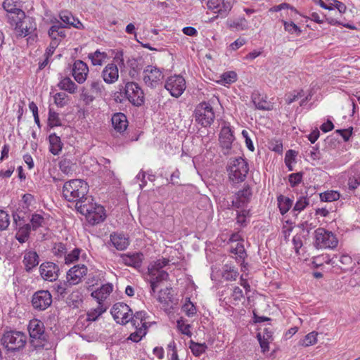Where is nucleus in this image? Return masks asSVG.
<instances>
[{
	"instance_id": "obj_55",
	"label": "nucleus",
	"mask_w": 360,
	"mask_h": 360,
	"mask_svg": "<svg viewBox=\"0 0 360 360\" xmlns=\"http://www.w3.org/2000/svg\"><path fill=\"white\" fill-rule=\"evenodd\" d=\"M53 253L58 257H65L67 253L65 245L61 243H56L53 248Z\"/></svg>"
},
{
	"instance_id": "obj_41",
	"label": "nucleus",
	"mask_w": 360,
	"mask_h": 360,
	"mask_svg": "<svg viewBox=\"0 0 360 360\" xmlns=\"http://www.w3.org/2000/svg\"><path fill=\"white\" fill-rule=\"evenodd\" d=\"M318 333L312 331L304 336V338L300 340L299 345L304 347H309L314 345L317 342Z\"/></svg>"
},
{
	"instance_id": "obj_4",
	"label": "nucleus",
	"mask_w": 360,
	"mask_h": 360,
	"mask_svg": "<svg viewBox=\"0 0 360 360\" xmlns=\"http://www.w3.org/2000/svg\"><path fill=\"white\" fill-rule=\"evenodd\" d=\"M1 342L8 351H19L24 348L27 342V336L22 332L10 330L4 333Z\"/></svg>"
},
{
	"instance_id": "obj_22",
	"label": "nucleus",
	"mask_w": 360,
	"mask_h": 360,
	"mask_svg": "<svg viewBox=\"0 0 360 360\" xmlns=\"http://www.w3.org/2000/svg\"><path fill=\"white\" fill-rule=\"evenodd\" d=\"M120 257L122 262L125 265L134 268H139L141 266L143 259V255L141 252L122 254Z\"/></svg>"
},
{
	"instance_id": "obj_8",
	"label": "nucleus",
	"mask_w": 360,
	"mask_h": 360,
	"mask_svg": "<svg viewBox=\"0 0 360 360\" xmlns=\"http://www.w3.org/2000/svg\"><path fill=\"white\" fill-rule=\"evenodd\" d=\"M110 313L117 323L125 325L131 319L132 310L127 304L117 302L112 306Z\"/></svg>"
},
{
	"instance_id": "obj_56",
	"label": "nucleus",
	"mask_w": 360,
	"mask_h": 360,
	"mask_svg": "<svg viewBox=\"0 0 360 360\" xmlns=\"http://www.w3.org/2000/svg\"><path fill=\"white\" fill-rule=\"evenodd\" d=\"M250 216V211L248 210H243L237 212L236 221L240 226H246V219Z\"/></svg>"
},
{
	"instance_id": "obj_29",
	"label": "nucleus",
	"mask_w": 360,
	"mask_h": 360,
	"mask_svg": "<svg viewBox=\"0 0 360 360\" xmlns=\"http://www.w3.org/2000/svg\"><path fill=\"white\" fill-rule=\"evenodd\" d=\"M88 58L91 60L93 65L101 66L108 58V55L106 52L97 49L94 52L89 53Z\"/></svg>"
},
{
	"instance_id": "obj_39",
	"label": "nucleus",
	"mask_w": 360,
	"mask_h": 360,
	"mask_svg": "<svg viewBox=\"0 0 360 360\" xmlns=\"http://www.w3.org/2000/svg\"><path fill=\"white\" fill-rule=\"evenodd\" d=\"M231 252L237 255L236 260L238 263H243L246 253L243 245L241 243H237L236 246H231Z\"/></svg>"
},
{
	"instance_id": "obj_20",
	"label": "nucleus",
	"mask_w": 360,
	"mask_h": 360,
	"mask_svg": "<svg viewBox=\"0 0 360 360\" xmlns=\"http://www.w3.org/2000/svg\"><path fill=\"white\" fill-rule=\"evenodd\" d=\"M207 6L209 10L222 17L225 16L232 7L231 3L225 0H209Z\"/></svg>"
},
{
	"instance_id": "obj_23",
	"label": "nucleus",
	"mask_w": 360,
	"mask_h": 360,
	"mask_svg": "<svg viewBox=\"0 0 360 360\" xmlns=\"http://www.w3.org/2000/svg\"><path fill=\"white\" fill-rule=\"evenodd\" d=\"M148 276L152 293H155L159 284L162 281L167 280L169 277L167 271H155L153 269L151 271H148Z\"/></svg>"
},
{
	"instance_id": "obj_44",
	"label": "nucleus",
	"mask_w": 360,
	"mask_h": 360,
	"mask_svg": "<svg viewBox=\"0 0 360 360\" xmlns=\"http://www.w3.org/2000/svg\"><path fill=\"white\" fill-rule=\"evenodd\" d=\"M340 193L335 191H328L320 194V198L323 202H333L340 198Z\"/></svg>"
},
{
	"instance_id": "obj_32",
	"label": "nucleus",
	"mask_w": 360,
	"mask_h": 360,
	"mask_svg": "<svg viewBox=\"0 0 360 360\" xmlns=\"http://www.w3.org/2000/svg\"><path fill=\"white\" fill-rule=\"evenodd\" d=\"M360 185V165H355L352 169L348 180V186L350 189L354 190Z\"/></svg>"
},
{
	"instance_id": "obj_38",
	"label": "nucleus",
	"mask_w": 360,
	"mask_h": 360,
	"mask_svg": "<svg viewBox=\"0 0 360 360\" xmlns=\"http://www.w3.org/2000/svg\"><path fill=\"white\" fill-rule=\"evenodd\" d=\"M30 224H26L20 226L16 233V239L20 243H25L30 236Z\"/></svg>"
},
{
	"instance_id": "obj_25",
	"label": "nucleus",
	"mask_w": 360,
	"mask_h": 360,
	"mask_svg": "<svg viewBox=\"0 0 360 360\" xmlns=\"http://www.w3.org/2000/svg\"><path fill=\"white\" fill-rule=\"evenodd\" d=\"M110 239L113 246L117 250H124L129 245V238L122 233H112L110 234Z\"/></svg>"
},
{
	"instance_id": "obj_7",
	"label": "nucleus",
	"mask_w": 360,
	"mask_h": 360,
	"mask_svg": "<svg viewBox=\"0 0 360 360\" xmlns=\"http://www.w3.org/2000/svg\"><path fill=\"white\" fill-rule=\"evenodd\" d=\"M315 243L320 248L333 249L338 245V240L332 232L319 228L315 231Z\"/></svg>"
},
{
	"instance_id": "obj_54",
	"label": "nucleus",
	"mask_w": 360,
	"mask_h": 360,
	"mask_svg": "<svg viewBox=\"0 0 360 360\" xmlns=\"http://www.w3.org/2000/svg\"><path fill=\"white\" fill-rule=\"evenodd\" d=\"M68 96L63 92L56 93L53 96L55 104L60 108L64 107L67 104Z\"/></svg>"
},
{
	"instance_id": "obj_61",
	"label": "nucleus",
	"mask_w": 360,
	"mask_h": 360,
	"mask_svg": "<svg viewBox=\"0 0 360 360\" xmlns=\"http://www.w3.org/2000/svg\"><path fill=\"white\" fill-rule=\"evenodd\" d=\"M243 290L239 287H234L231 294V298L233 300V304H236L243 297Z\"/></svg>"
},
{
	"instance_id": "obj_57",
	"label": "nucleus",
	"mask_w": 360,
	"mask_h": 360,
	"mask_svg": "<svg viewBox=\"0 0 360 360\" xmlns=\"http://www.w3.org/2000/svg\"><path fill=\"white\" fill-rule=\"evenodd\" d=\"M90 88L93 93L96 94H101L104 90V86L99 79L93 80L90 82Z\"/></svg>"
},
{
	"instance_id": "obj_45",
	"label": "nucleus",
	"mask_w": 360,
	"mask_h": 360,
	"mask_svg": "<svg viewBox=\"0 0 360 360\" xmlns=\"http://www.w3.org/2000/svg\"><path fill=\"white\" fill-rule=\"evenodd\" d=\"M45 224V219L41 214H34L30 219V229H32L34 231L38 228L43 226Z\"/></svg>"
},
{
	"instance_id": "obj_40",
	"label": "nucleus",
	"mask_w": 360,
	"mask_h": 360,
	"mask_svg": "<svg viewBox=\"0 0 360 360\" xmlns=\"http://www.w3.org/2000/svg\"><path fill=\"white\" fill-rule=\"evenodd\" d=\"M59 167L64 174L69 175L73 173L76 166L70 160L64 158L60 161Z\"/></svg>"
},
{
	"instance_id": "obj_30",
	"label": "nucleus",
	"mask_w": 360,
	"mask_h": 360,
	"mask_svg": "<svg viewBox=\"0 0 360 360\" xmlns=\"http://www.w3.org/2000/svg\"><path fill=\"white\" fill-rule=\"evenodd\" d=\"M49 151L54 155H57L61 151L63 143L60 138L56 134H51L49 136Z\"/></svg>"
},
{
	"instance_id": "obj_51",
	"label": "nucleus",
	"mask_w": 360,
	"mask_h": 360,
	"mask_svg": "<svg viewBox=\"0 0 360 360\" xmlns=\"http://www.w3.org/2000/svg\"><path fill=\"white\" fill-rule=\"evenodd\" d=\"M80 98L86 105H89L95 100V96L85 87H82Z\"/></svg>"
},
{
	"instance_id": "obj_10",
	"label": "nucleus",
	"mask_w": 360,
	"mask_h": 360,
	"mask_svg": "<svg viewBox=\"0 0 360 360\" xmlns=\"http://www.w3.org/2000/svg\"><path fill=\"white\" fill-rule=\"evenodd\" d=\"M163 78L164 75L162 70L155 66L148 65L143 71V80L149 87H156Z\"/></svg>"
},
{
	"instance_id": "obj_64",
	"label": "nucleus",
	"mask_w": 360,
	"mask_h": 360,
	"mask_svg": "<svg viewBox=\"0 0 360 360\" xmlns=\"http://www.w3.org/2000/svg\"><path fill=\"white\" fill-rule=\"evenodd\" d=\"M59 44L60 43L58 41H51L46 49L44 57H51L53 54Z\"/></svg>"
},
{
	"instance_id": "obj_59",
	"label": "nucleus",
	"mask_w": 360,
	"mask_h": 360,
	"mask_svg": "<svg viewBox=\"0 0 360 360\" xmlns=\"http://www.w3.org/2000/svg\"><path fill=\"white\" fill-rule=\"evenodd\" d=\"M10 224V218L8 213L0 210V230L6 229Z\"/></svg>"
},
{
	"instance_id": "obj_2",
	"label": "nucleus",
	"mask_w": 360,
	"mask_h": 360,
	"mask_svg": "<svg viewBox=\"0 0 360 360\" xmlns=\"http://www.w3.org/2000/svg\"><path fill=\"white\" fill-rule=\"evenodd\" d=\"M92 201L93 199L90 198L84 204L82 202H79L77 210L86 217L90 224L96 225L103 222L106 218V214L103 206L94 203Z\"/></svg>"
},
{
	"instance_id": "obj_52",
	"label": "nucleus",
	"mask_w": 360,
	"mask_h": 360,
	"mask_svg": "<svg viewBox=\"0 0 360 360\" xmlns=\"http://www.w3.org/2000/svg\"><path fill=\"white\" fill-rule=\"evenodd\" d=\"M309 204V199L307 197L301 196L297 200L293 209L292 212H300Z\"/></svg>"
},
{
	"instance_id": "obj_17",
	"label": "nucleus",
	"mask_w": 360,
	"mask_h": 360,
	"mask_svg": "<svg viewBox=\"0 0 360 360\" xmlns=\"http://www.w3.org/2000/svg\"><path fill=\"white\" fill-rule=\"evenodd\" d=\"M60 269L58 265L51 262L42 263L39 266L41 278L50 282L56 281L59 276Z\"/></svg>"
},
{
	"instance_id": "obj_11",
	"label": "nucleus",
	"mask_w": 360,
	"mask_h": 360,
	"mask_svg": "<svg viewBox=\"0 0 360 360\" xmlns=\"http://www.w3.org/2000/svg\"><path fill=\"white\" fill-rule=\"evenodd\" d=\"M165 87L172 96L178 98L186 89V81L181 75H173L167 78Z\"/></svg>"
},
{
	"instance_id": "obj_21",
	"label": "nucleus",
	"mask_w": 360,
	"mask_h": 360,
	"mask_svg": "<svg viewBox=\"0 0 360 360\" xmlns=\"http://www.w3.org/2000/svg\"><path fill=\"white\" fill-rule=\"evenodd\" d=\"M101 77L106 84L115 83L119 78V70L117 65L111 63L105 65L101 72Z\"/></svg>"
},
{
	"instance_id": "obj_60",
	"label": "nucleus",
	"mask_w": 360,
	"mask_h": 360,
	"mask_svg": "<svg viewBox=\"0 0 360 360\" xmlns=\"http://www.w3.org/2000/svg\"><path fill=\"white\" fill-rule=\"evenodd\" d=\"M258 341L259 342L262 352H266L269 350V340L266 338L265 335H262L260 333L257 334Z\"/></svg>"
},
{
	"instance_id": "obj_31",
	"label": "nucleus",
	"mask_w": 360,
	"mask_h": 360,
	"mask_svg": "<svg viewBox=\"0 0 360 360\" xmlns=\"http://www.w3.org/2000/svg\"><path fill=\"white\" fill-rule=\"evenodd\" d=\"M60 89L65 91L71 94L77 90V85L68 77H63L58 84Z\"/></svg>"
},
{
	"instance_id": "obj_58",
	"label": "nucleus",
	"mask_w": 360,
	"mask_h": 360,
	"mask_svg": "<svg viewBox=\"0 0 360 360\" xmlns=\"http://www.w3.org/2000/svg\"><path fill=\"white\" fill-rule=\"evenodd\" d=\"M182 309L188 316H193L196 314V308L190 300L185 302Z\"/></svg>"
},
{
	"instance_id": "obj_12",
	"label": "nucleus",
	"mask_w": 360,
	"mask_h": 360,
	"mask_svg": "<svg viewBox=\"0 0 360 360\" xmlns=\"http://www.w3.org/2000/svg\"><path fill=\"white\" fill-rule=\"evenodd\" d=\"M20 0H4L3 2V8L10 15L9 19L12 22H22L25 17V12L20 8Z\"/></svg>"
},
{
	"instance_id": "obj_6",
	"label": "nucleus",
	"mask_w": 360,
	"mask_h": 360,
	"mask_svg": "<svg viewBox=\"0 0 360 360\" xmlns=\"http://www.w3.org/2000/svg\"><path fill=\"white\" fill-rule=\"evenodd\" d=\"M195 120L204 127L211 125L215 115L212 107L206 102L200 103L194 111Z\"/></svg>"
},
{
	"instance_id": "obj_3",
	"label": "nucleus",
	"mask_w": 360,
	"mask_h": 360,
	"mask_svg": "<svg viewBox=\"0 0 360 360\" xmlns=\"http://www.w3.org/2000/svg\"><path fill=\"white\" fill-rule=\"evenodd\" d=\"M249 172L247 160L241 157L233 158L229 160L227 172L229 180L238 184L245 180Z\"/></svg>"
},
{
	"instance_id": "obj_15",
	"label": "nucleus",
	"mask_w": 360,
	"mask_h": 360,
	"mask_svg": "<svg viewBox=\"0 0 360 360\" xmlns=\"http://www.w3.org/2000/svg\"><path fill=\"white\" fill-rule=\"evenodd\" d=\"M87 267L84 264L73 266L67 272L66 279L69 285H75L82 282L87 274Z\"/></svg>"
},
{
	"instance_id": "obj_62",
	"label": "nucleus",
	"mask_w": 360,
	"mask_h": 360,
	"mask_svg": "<svg viewBox=\"0 0 360 360\" xmlns=\"http://www.w3.org/2000/svg\"><path fill=\"white\" fill-rule=\"evenodd\" d=\"M284 29L295 36H298L301 33V29L297 27V24H284Z\"/></svg>"
},
{
	"instance_id": "obj_36",
	"label": "nucleus",
	"mask_w": 360,
	"mask_h": 360,
	"mask_svg": "<svg viewBox=\"0 0 360 360\" xmlns=\"http://www.w3.org/2000/svg\"><path fill=\"white\" fill-rule=\"evenodd\" d=\"M252 102L257 109L271 110L272 105L270 103L260 98L259 95L254 94L252 96Z\"/></svg>"
},
{
	"instance_id": "obj_43",
	"label": "nucleus",
	"mask_w": 360,
	"mask_h": 360,
	"mask_svg": "<svg viewBox=\"0 0 360 360\" xmlns=\"http://www.w3.org/2000/svg\"><path fill=\"white\" fill-rule=\"evenodd\" d=\"M169 263V260L165 258L158 259L150 264L148 268V271L155 270V271H165L162 268L167 266Z\"/></svg>"
},
{
	"instance_id": "obj_27",
	"label": "nucleus",
	"mask_w": 360,
	"mask_h": 360,
	"mask_svg": "<svg viewBox=\"0 0 360 360\" xmlns=\"http://www.w3.org/2000/svg\"><path fill=\"white\" fill-rule=\"evenodd\" d=\"M39 255L34 251H26L23 258V264L27 271H31L39 264Z\"/></svg>"
},
{
	"instance_id": "obj_13",
	"label": "nucleus",
	"mask_w": 360,
	"mask_h": 360,
	"mask_svg": "<svg viewBox=\"0 0 360 360\" xmlns=\"http://www.w3.org/2000/svg\"><path fill=\"white\" fill-rule=\"evenodd\" d=\"M31 303L34 309L44 311L51 305L52 295L49 290H38L33 294Z\"/></svg>"
},
{
	"instance_id": "obj_42",
	"label": "nucleus",
	"mask_w": 360,
	"mask_h": 360,
	"mask_svg": "<svg viewBox=\"0 0 360 360\" xmlns=\"http://www.w3.org/2000/svg\"><path fill=\"white\" fill-rule=\"evenodd\" d=\"M238 273L234 267L225 265L222 274L223 278L226 281H236Z\"/></svg>"
},
{
	"instance_id": "obj_26",
	"label": "nucleus",
	"mask_w": 360,
	"mask_h": 360,
	"mask_svg": "<svg viewBox=\"0 0 360 360\" xmlns=\"http://www.w3.org/2000/svg\"><path fill=\"white\" fill-rule=\"evenodd\" d=\"M113 285L112 283L102 285L101 287L91 292V296L98 301V303L103 302L112 292Z\"/></svg>"
},
{
	"instance_id": "obj_37",
	"label": "nucleus",
	"mask_w": 360,
	"mask_h": 360,
	"mask_svg": "<svg viewBox=\"0 0 360 360\" xmlns=\"http://www.w3.org/2000/svg\"><path fill=\"white\" fill-rule=\"evenodd\" d=\"M138 34L140 39H153L158 32L156 29L149 28L146 26L137 27Z\"/></svg>"
},
{
	"instance_id": "obj_33",
	"label": "nucleus",
	"mask_w": 360,
	"mask_h": 360,
	"mask_svg": "<svg viewBox=\"0 0 360 360\" xmlns=\"http://www.w3.org/2000/svg\"><path fill=\"white\" fill-rule=\"evenodd\" d=\"M277 201L280 212L282 215L285 214L290 210L293 202L292 200L283 195L278 196Z\"/></svg>"
},
{
	"instance_id": "obj_18",
	"label": "nucleus",
	"mask_w": 360,
	"mask_h": 360,
	"mask_svg": "<svg viewBox=\"0 0 360 360\" xmlns=\"http://www.w3.org/2000/svg\"><path fill=\"white\" fill-rule=\"evenodd\" d=\"M89 74V67L81 60H77L73 63L72 75L78 84H83L86 80Z\"/></svg>"
},
{
	"instance_id": "obj_49",
	"label": "nucleus",
	"mask_w": 360,
	"mask_h": 360,
	"mask_svg": "<svg viewBox=\"0 0 360 360\" xmlns=\"http://www.w3.org/2000/svg\"><path fill=\"white\" fill-rule=\"evenodd\" d=\"M81 250L79 248H75L70 253L65 255V263L66 264H70L72 263L76 262L79 260Z\"/></svg>"
},
{
	"instance_id": "obj_47",
	"label": "nucleus",
	"mask_w": 360,
	"mask_h": 360,
	"mask_svg": "<svg viewBox=\"0 0 360 360\" xmlns=\"http://www.w3.org/2000/svg\"><path fill=\"white\" fill-rule=\"evenodd\" d=\"M220 82L222 84H232L237 79V74L234 71H229L223 73L221 77Z\"/></svg>"
},
{
	"instance_id": "obj_46",
	"label": "nucleus",
	"mask_w": 360,
	"mask_h": 360,
	"mask_svg": "<svg viewBox=\"0 0 360 360\" xmlns=\"http://www.w3.org/2000/svg\"><path fill=\"white\" fill-rule=\"evenodd\" d=\"M176 326L179 330L184 335H186L188 337H191L192 333L191 331V325L186 323V321L184 319L181 318L176 322Z\"/></svg>"
},
{
	"instance_id": "obj_1",
	"label": "nucleus",
	"mask_w": 360,
	"mask_h": 360,
	"mask_svg": "<svg viewBox=\"0 0 360 360\" xmlns=\"http://www.w3.org/2000/svg\"><path fill=\"white\" fill-rule=\"evenodd\" d=\"M87 183L82 179H72L65 182L63 187V197L69 202H75V207L78 204L85 203L91 198L87 196L89 191Z\"/></svg>"
},
{
	"instance_id": "obj_63",
	"label": "nucleus",
	"mask_w": 360,
	"mask_h": 360,
	"mask_svg": "<svg viewBox=\"0 0 360 360\" xmlns=\"http://www.w3.org/2000/svg\"><path fill=\"white\" fill-rule=\"evenodd\" d=\"M302 179V174L300 172L293 173L289 176V181L292 186H295L299 184Z\"/></svg>"
},
{
	"instance_id": "obj_24",
	"label": "nucleus",
	"mask_w": 360,
	"mask_h": 360,
	"mask_svg": "<svg viewBox=\"0 0 360 360\" xmlns=\"http://www.w3.org/2000/svg\"><path fill=\"white\" fill-rule=\"evenodd\" d=\"M112 124L114 129L119 132H124L128 127V121L124 114L119 112L112 115L111 119Z\"/></svg>"
},
{
	"instance_id": "obj_34",
	"label": "nucleus",
	"mask_w": 360,
	"mask_h": 360,
	"mask_svg": "<svg viewBox=\"0 0 360 360\" xmlns=\"http://www.w3.org/2000/svg\"><path fill=\"white\" fill-rule=\"evenodd\" d=\"M15 32L17 37H25L29 34H30L34 30H36V27H32V25L28 26L27 24H15Z\"/></svg>"
},
{
	"instance_id": "obj_48",
	"label": "nucleus",
	"mask_w": 360,
	"mask_h": 360,
	"mask_svg": "<svg viewBox=\"0 0 360 360\" xmlns=\"http://www.w3.org/2000/svg\"><path fill=\"white\" fill-rule=\"evenodd\" d=\"M136 331L131 333L129 339L134 342H139L147 333V329L143 327H135Z\"/></svg>"
},
{
	"instance_id": "obj_5",
	"label": "nucleus",
	"mask_w": 360,
	"mask_h": 360,
	"mask_svg": "<svg viewBox=\"0 0 360 360\" xmlns=\"http://www.w3.org/2000/svg\"><path fill=\"white\" fill-rule=\"evenodd\" d=\"M28 331L31 345L35 349L43 347L46 340L44 323L36 319L31 320L28 325Z\"/></svg>"
},
{
	"instance_id": "obj_50",
	"label": "nucleus",
	"mask_w": 360,
	"mask_h": 360,
	"mask_svg": "<svg viewBox=\"0 0 360 360\" xmlns=\"http://www.w3.org/2000/svg\"><path fill=\"white\" fill-rule=\"evenodd\" d=\"M49 125L51 127H58L61 125V120L59 117L58 113L53 111L52 109H49V117H48Z\"/></svg>"
},
{
	"instance_id": "obj_28",
	"label": "nucleus",
	"mask_w": 360,
	"mask_h": 360,
	"mask_svg": "<svg viewBox=\"0 0 360 360\" xmlns=\"http://www.w3.org/2000/svg\"><path fill=\"white\" fill-rule=\"evenodd\" d=\"M147 313L144 311H136L134 315L131 314L130 322L134 327H143L148 329V323L146 321Z\"/></svg>"
},
{
	"instance_id": "obj_16",
	"label": "nucleus",
	"mask_w": 360,
	"mask_h": 360,
	"mask_svg": "<svg viewBox=\"0 0 360 360\" xmlns=\"http://www.w3.org/2000/svg\"><path fill=\"white\" fill-rule=\"evenodd\" d=\"M72 26L77 29L84 28L83 24H53L49 30V36L51 41H58L60 43L66 36L65 29Z\"/></svg>"
},
{
	"instance_id": "obj_19",
	"label": "nucleus",
	"mask_w": 360,
	"mask_h": 360,
	"mask_svg": "<svg viewBox=\"0 0 360 360\" xmlns=\"http://www.w3.org/2000/svg\"><path fill=\"white\" fill-rule=\"evenodd\" d=\"M234 140L233 132L229 127H223L219 134V143L224 150V154L228 155Z\"/></svg>"
},
{
	"instance_id": "obj_9",
	"label": "nucleus",
	"mask_w": 360,
	"mask_h": 360,
	"mask_svg": "<svg viewBox=\"0 0 360 360\" xmlns=\"http://www.w3.org/2000/svg\"><path fill=\"white\" fill-rule=\"evenodd\" d=\"M126 98L134 105L140 106L144 103V94L138 84L127 82L124 86Z\"/></svg>"
},
{
	"instance_id": "obj_53",
	"label": "nucleus",
	"mask_w": 360,
	"mask_h": 360,
	"mask_svg": "<svg viewBox=\"0 0 360 360\" xmlns=\"http://www.w3.org/2000/svg\"><path fill=\"white\" fill-rule=\"evenodd\" d=\"M190 348L193 355L199 356L205 352L207 347L203 344L195 343L191 341Z\"/></svg>"
},
{
	"instance_id": "obj_14",
	"label": "nucleus",
	"mask_w": 360,
	"mask_h": 360,
	"mask_svg": "<svg viewBox=\"0 0 360 360\" xmlns=\"http://www.w3.org/2000/svg\"><path fill=\"white\" fill-rule=\"evenodd\" d=\"M252 191L249 185H245L233 197L232 206L239 209L246 207L251 200Z\"/></svg>"
},
{
	"instance_id": "obj_35",
	"label": "nucleus",
	"mask_w": 360,
	"mask_h": 360,
	"mask_svg": "<svg viewBox=\"0 0 360 360\" xmlns=\"http://www.w3.org/2000/svg\"><path fill=\"white\" fill-rule=\"evenodd\" d=\"M106 311L101 302L98 303L97 307L90 309L86 314V320L88 321H95L103 313Z\"/></svg>"
}]
</instances>
